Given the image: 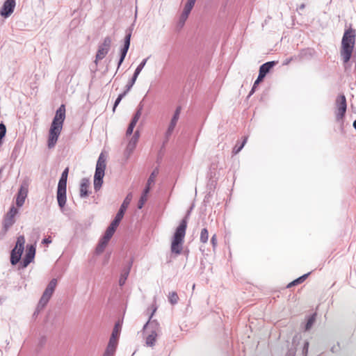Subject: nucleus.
<instances>
[{"label":"nucleus","mask_w":356,"mask_h":356,"mask_svg":"<svg viewBox=\"0 0 356 356\" xmlns=\"http://www.w3.org/2000/svg\"><path fill=\"white\" fill-rule=\"evenodd\" d=\"M65 119V106L61 104L56 110V114L51 122L47 140V146L49 149L54 148L63 129Z\"/></svg>","instance_id":"1"},{"label":"nucleus","mask_w":356,"mask_h":356,"mask_svg":"<svg viewBox=\"0 0 356 356\" xmlns=\"http://www.w3.org/2000/svg\"><path fill=\"white\" fill-rule=\"evenodd\" d=\"M355 32L353 29H348L343 33L340 53L345 63H348L351 58L355 43Z\"/></svg>","instance_id":"2"},{"label":"nucleus","mask_w":356,"mask_h":356,"mask_svg":"<svg viewBox=\"0 0 356 356\" xmlns=\"http://www.w3.org/2000/svg\"><path fill=\"white\" fill-rule=\"evenodd\" d=\"M187 224H179L176 228L171 242V252L180 254L183 249L184 239L186 235Z\"/></svg>","instance_id":"3"},{"label":"nucleus","mask_w":356,"mask_h":356,"mask_svg":"<svg viewBox=\"0 0 356 356\" xmlns=\"http://www.w3.org/2000/svg\"><path fill=\"white\" fill-rule=\"evenodd\" d=\"M68 175V168H65L61 174L57 188L56 198L58 204L60 209H63L66 204V187Z\"/></svg>","instance_id":"4"},{"label":"nucleus","mask_w":356,"mask_h":356,"mask_svg":"<svg viewBox=\"0 0 356 356\" xmlns=\"http://www.w3.org/2000/svg\"><path fill=\"white\" fill-rule=\"evenodd\" d=\"M105 169L106 159L102 153L97 161L95 172L94 175V189L95 191H99L102 186Z\"/></svg>","instance_id":"5"},{"label":"nucleus","mask_w":356,"mask_h":356,"mask_svg":"<svg viewBox=\"0 0 356 356\" xmlns=\"http://www.w3.org/2000/svg\"><path fill=\"white\" fill-rule=\"evenodd\" d=\"M119 225L120 224H110V225L108 227L104 235L99 239L96 247L95 252L97 254H100L104 251L106 245L113 236Z\"/></svg>","instance_id":"6"},{"label":"nucleus","mask_w":356,"mask_h":356,"mask_svg":"<svg viewBox=\"0 0 356 356\" xmlns=\"http://www.w3.org/2000/svg\"><path fill=\"white\" fill-rule=\"evenodd\" d=\"M24 236H18L17 238L15 245L10 252V263L12 265H16L20 261L22 253L24 250Z\"/></svg>","instance_id":"7"},{"label":"nucleus","mask_w":356,"mask_h":356,"mask_svg":"<svg viewBox=\"0 0 356 356\" xmlns=\"http://www.w3.org/2000/svg\"><path fill=\"white\" fill-rule=\"evenodd\" d=\"M57 285V280L54 278L52 279L49 284H47L45 290L44 291L41 298L39 300L38 304V310L43 309L44 307L48 303L51 297L52 296L56 286Z\"/></svg>","instance_id":"8"},{"label":"nucleus","mask_w":356,"mask_h":356,"mask_svg":"<svg viewBox=\"0 0 356 356\" xmlns=\"http://www.w3.org/2000/svg\"><path fill=\"white\" fill-rule=\"evenodd\" d=\"M335 106L336 120L337 122L342 121L347 109L346 99L344 95H339L337 97Z\"/></svg>","instance_id":"9"},{"label":"nucleus","mask_w":356,"mask_h":356,"mask_svg":"<svg viewBox=\"0 0 356 356\" xmlns=\"http://www.w3.org/2000/svg\"><path fill=\"white\" fill-rule=\"evenodd\" d=\"M111 38L109 36H107L104 38L103 42L101 44H99L96 54V65L97 64V60H102L108 54L111 48Z\"/></svg>","instance_id":"10"},{"label":"nucleus","mask_w":356,"mask_h":356,"mask_svg":"<svg viewBox=\"0 0 356 356\" xmlns=\"http://www.w3.org/2000/svg\"><path fill=\"white\" fill-rule=\"evenodd\" d=\"M36 250V245L35 243L34 244H27L26 249V254L21 263L22 268L27 267L34 259L35 255Z\"/></svg>","instance_id":"11"},{"label":"nucleus","mask_w":356,"mask_h":356,"mask_svg":"<svg viewBox=\"0 0 356 356\" xmlns=\"http://www.w3.org/2000/svg\"><path fill=\"white\" fill-rule=\"evenodd\" d=\"M132 198H133L132 193H128L127 195L126 196V197L124 198L122 204H121L120 208L118 212L117 213L115 218L113 219V220L111 222H120Z\"/></svg>","instance_id":"12"},{"label":"nucleus","mask_w":356,"mask_h":356,"mask_svg":"<svg viewBox=\"0 0 356 356\" xmlns=\"http://www.w3.org/2000/svg\"><path fill=\"white\" fill-rule=\"evenodd\" d=\"M16 6V0H6L0 9V15L8 18L14 12Z\"/></svg>","instance_id":"13"},{"label":"nucleus","mask_w":356,"mask_h":356,"mask_svg":"<svg viewBox=\"0 0 356 356\" xmlns=\"http://www.w3.org/2000/svg\"><path fill=\"white\" fill-rule=\"evenodd\" d=\"M181 106H177L175 111V113L171 119V121L170 122V124L168 126V128L165 132V140L164 141L163 143H167V141L168 140L170 136L172 135L173 131H174V129L178 122V120L179 118V115H180V113H181Z\"/></svg>","instance_id":"14"},{"label":"nucleus","mask_w":356,"mask_h":356,"mask_svg":"<svg viewBox=\"0 0 356 356\" xmlns=\"http://www.w3.org/2000/svg\"><path fill=\"white\" fill-rule=\"evenodd\" d=\"M131 31H129V32L127 33L124 39V46L120 50V57L118 61V68H119L124 61L125 56L127 54V51L129 50V46H130V41H131Z\"/></svg>","instance_id":"15"},{"label":"nucleus","mask_w":356,"mask_h":356,"mask_svg":"<svg viewBox=\"0 0 356 356\" xmlns=\"http://www.w3.org/2000/svg\"><path fill=\"white\" fill-rule=\"evenodd\" d=\"M156 308H154L153 309V312L151 314L150 316H149V321L145 324V325L143 326V330H147L149 328H151V330H156V333H157L159 329V323L154 320V321H150L154 313L156 312Z\"/></svg>","instance_id":"16"},{"label":"nucleus","mask_w":356,"mask_h":356,"mask_svg":"<svg viewBox=\"0 0 356 356\" xmlns=\"http://www.w3.org/2000/svg\"><path fill=\"white\" fill-rule=\"evenodd\" d=\"M26 196H27V190H26V188H24L22 186L17 193V195L16 197V204L18 207H20L24 204Z\"/></svg>","instance_id":"17"},{"label":"nucleus","mask_w":356,"mask_h":356,"mask_svg":"<svg viewBox=\"0 0 356 356\" xmlns=\"http://www.w3.org/2000/svg\"><path fill=\"white\" fill-rule=\"evenodd\" d=\"M132 264H133V261H130L128 264V266L122 270V272L120 275V277L119 279L120 286H122L125 284L126 280L129 275V273H130V270H131V268L132 266Z\"/></svg>","instance_id":"18"},{"label":"nucleus","mask_w":356,"mask_h":356,"mask_svg":"<svg viewBox=\"0 0 356 356\" xmlns=\"http://www.w3.org/2000/svg\"><path fill=\"white\" fill-rule=\"evenodd\" d=\"M275 61H269L264 63L259 67V74L265 77L266 75L270 72V69L275 65Z\"/></svg>","instance_id":"19"},{"label":"nucleus","mask_w":356,"mask_h":356,"mask_svg":"<svg viewBox=\"0 0 356 356\" xmlns=\"http://www.w3.org/2000/svg\"><path fill=\"white\" fill-rule=\"evenodd\" d=\"M90 181L87 178H83L81 179V182L80 184V197H86L88 195V188L89 186Z\"/></svg>","instance_id":"20"},{"label":"nucleus","mask_w":356,"mask_h":356,"mask_svg":"<svg viewBox=\"0 0 356 356\" xmlns=\"http://www.w3.org/2000/svg\"><path fill=\"white\" fill-rule=\"evenodd\" d=\"M139 138V131H136V132L134 134L133 136L130 139L127 147V151L129 152H131L136 147V145L137 144V142Z\"/></svg>","instance_id":"21"},{"label":"nucleus","mask_w":356,"mask_h":356,"mask_svg":"<svg viewBox=\"0 0 356 356\" xmlns=\"http://www.w3.org/2000/svg\"><path fill=\"white\" fill-rule=\"evenodd\" d=\"M121 326L119 323H116L114 326V328L113 330L111 336L110 337L109 341L117 343H118V338L120 335V331Z\"/></svg>","instance_id":"22"},{"label":"nucleus","mask_w":356,"mask_h":356,"mask_svg":"<svg viewBox=\"0 0 356 356\" xmlns=\"http://www.w3.org/2000/svg\"><path fill=\"white\" fill-rule=\"evenodd\" d=\"M117 343L108 341V346L104 353V356H114L117 348Z\"/></svg>","instance_id":"23"},{"label":"nucleus","mask_w":356,"mask_h":356,"mask_svg":"<svg viewBox=\"0 0 356 356\" xmlns=\"http://www.w3.org/2000/svg\"><path fill=\"white\" fill-rule=\"evenodd\" d=\"M156 337L157 333H156V330H151L150 333L146 337V344L148 346H154L155 345Z\"/></svg>","instance_id":"24"},{"label":"nucleus","mask_w":356,"mask_h":356,"mask_svg":"<svg viewBox=\"0 0 356 356\" xmlns=\"http://www.w3.org/2000/svg\"><path fill=\"white\" fill-rule=\"evenodd\" d=\"M191 10H192L191 9L184 7L183 12L181 14L179 20V23H178L179 26L182 27L184 25L185 22L186 21Z\"/></svg>","instance_id":"25"},{"label":"nucleus","mask_w":356,"mask_h":356,"mask_svg":"<svg viewBox=\"0 0 356 356\" xmlns=\"http://www.w3.org/2000/svg\"><path fill=\"white\" fill-rule=\"evenodd\" d=\"M309 274H310V273L304 274L303 275H302V276L299 277L298 278L294 280L293 281H292L291 282H290L287 285V288H291V287H292L293 286H296V285H298V284H300L302 283L307 279V277L309 276Z\"/></svg>","instance_id":"26"},{"label":"nucleus","mask_w":356,"mask_h":356,"mask_svg":"<svg viewBox=\"0 0 356 356\" xmlns=\"http://www.w3.org/2000/svg\"><path fill=\"white\" fill-rule=\"evenodd\" d=\"M18 213V209L15 208L14 206H12L10 209V211L8 212L6 220L13 221L15 216Z\"/></svg>","instance_id":"27"},{"label":"nucleus","mask_w":356,"mask_h":356,"mask_svg":"<svg viewBox=\"0 0 356 356\" xmlns=\"http://www.w3.org/2000/svg\"><path fill=\"white\" fill-rule=\"evenodd\" d=\"M179 297L177 293L175 291H172L169 293L168 296V301L171 305H174L178 302Z\"/></svg>","instance_id":"28"},{"label":"nucleus","mask_w":356,"mask_h":356,"mask_svg":"<svg viewBox=\"0 0 356 356\" xmlns=\"http://www.w3.org/2000/svg\"><path fill=\"white\" fill-rule=\"evenodd\" d=\"M315 321H316V314H313L307 319V321L306 325H305V330L306 331H308V330H309L311 329V327L314 325Z\"/></svg>","instance_id":"29"},{"label":"nucleus","mask_w":356,"mask_h":356,"mask_svg":"<svg viewBox=\"0 0 356 356\" xmlns=\"http://www.w3.org/2000/svg\"><path fill=\"white\" fill-rule=\"evenodd\" d=\"M158 174H159V168H156L152 171V172L149 175V177L147 179V185H152L154 184L155 177L158 175Z\"/></svg>","instance_id":"30"},{"label":"nucleus","mask_w":356,"mask_h":356,"mask_svg":"<svg viewBox=\"0 0 356 356\" xmlns=\"http://www.w3.org/2000/svg\"><path fill=\"white\" fill-rule=\"evenodd\" d=\"M142 109H143L142 106L139 105L136 113L134 114V115L131 121V123L136 124L139 118L141 116Z\"/></svg>","instance_id":"31"},{"label":"nucleus","mask_w":356,"mask_h":356,"mask_svg":"<svg viewBox=\"0 0 356 356\" xmlns=\"http://www.w3.org/2000/svg\"><path fill=\"white\" fill-rule=\"evenodd\" d=\"M142 109H143L142 106L139 105L136 113L134 114V115L131 121V123L136 124L139 118L141 116Z\"/></svg>","instance_id":"32"},{"label":"nucleus","mask_w":356,"mask_h":356,"mask_svg":"<svg viewBox=\"0 0 356 356\" xmlns=\"http://www.w3.org/2000/svg\"><path fill=\"white\" fill-rule=\"evenodd\" d=\"M142 109H143L142 106L139 105L136 113L134 114V115L131 121V123L136 124L139 118L141 116Z\"/></svg>","instance_id":"33"},{"label":"nucleus","mask_w":356,"mask_h":356,"mask_svg":"<svg viewBox=\"0 0 356 356\" xmlns=\"http://www.w3.org/2000/svg\"><path fill=\"white\" fill-rule=\"evenodd\" d=\"M142 109H143L142 106L139 105L136 113L134 114V115L131 121V123L136 124L139 118L141 116Z\"/></svg>","instance_id":"34"},{"label":"nucleus","mask_w":356,"mask_h":356,"mask_svg":"<svg viewBox=\"0 0 356 356\" xmlns=\"http://www.w3.org/2000/svg\"><path fill=\"white\" fill-rule=\"evenodd\" d=\"M142 109H143L142 106L139 105L136 113L134 114V115L131 121V123L136 124L139 118L141 116Z\"/></svg>","instance_id":"35"},{"label":"nucleus","mask_w":356,"mask_h":356,"mask_svg":"<svg viewBox=\"0 0 356 356\" xmlns=\"http://www.w3.org/2000/svg\"><path fill=\"white\" fill-rule=\"evenodd\" d=\"M208 238H209V233H208V230L206 228H204L202 229L201 231V234H200V241L202 243H207V241H208Z\"/></svg>","instance_id":"36"},{"label":"nucleus","mask_w":356,"mask_h":356,"mask_svg":"<svg viewBox=\"0 0 356 356\" xmlns=\"http://www.w3.org/2000/svg\"><path fill=\"white\" fill-rule=\"evenodd\" d=\"M6 134V127L3 123H0V146L3 143V139Z\"/></svg>","instance_id":"37"},{"label":"nucleus","mask_w":356,"mask_h":356,"mask_svg":"<svg viewBox=\"0 0 356 356\" xmlns=\"http://www.w3.org/2000/svg\"><path fill=\"white\" fill-rule=\"evenodd\" d=\"M247 140H248V138L245 137L243 139V143L239 146H237V145L235 146L234 148L233 149V153L235 154H238L243 149V147H244L245 144L247 142Z\"/></svg>","instance_id":"38"},{"label":"nucleus","mask_w":356,"mask_h":356,"mask_svg":"<svg viewBox=\"0 0 356 356\" xmlns=\"http://www.w3.org/2000/svg\"><path fill=\"white\" fill-rule=\"evenodd\" d=\"M127 95L126 92H122V94L119 95L117 99L115 101L114 106H113V111H115V108L118 106V105L120 104L122 98Z\"/></svg>","instance_id":"39"},{"label":"nucleus","mask_w":356,"mask_h":356,"mask_svg":"<svg viewBox=\"0 0 356 356\" xmlns=\"http://www.w3.org/2000/svg\"><path fill=\"white\" fill-rule=\"evenodd\" d=\"M147 196L141 195L140 198L138 203V208L139 209H142V207H143V205H144L145 202L147 201Z\"/></svg>","instance_id":"40"},{"label":"nucleus","mask_w":356,"mask_h":356,"mask_svg":"<svg viewBox=\"0 0 356 356\" xmlns=\"http://www.w3.org/2000/svg\"><path fill=\"white\" fill-rule=\"evenodd\" d=\"M135 82V81L131 79L129 83L127 84L126 90L124 92L127 94V92L131 89V88L134 85Z\"/></svg>","instance_id":"41"},{"label":"nucleus","mask_w":356,"mask_h":356,"mask_svg":"<svg viewBox=\"0 0 356 356\" xmlns=\"http://www.w3.org/2000/svg\"><path fill=\"white\" fill-rule=\"evenodd\" d=\"M149 58H146L145 59H143L141 63L138 65V67H136L137 70H138L139 71H142V70L143 69V67H145V65H146V63L147 61Z\"/></svg>","instance_id":"42"},{"label":"nucleus","mask_w":356,"mask_h":356,"mask_svg":"<svg viewBox=\"0 0 356 356\" xmlns=\"http://www.w3.org/2000/svg\"><path fill=\"white\" fill-rule=\"evenodd\" d=\"M195 1L196 0H188L184 7L192 10L195 3Z\"/></svg>","instance_id":"43"},{"label":"nucleus","mask_w":356,"mask_h":356,"mask_svg":"<svg viewBox=\"0 0 356 356\" xmlns=\"http://www.w3.org/2000/svg\"><path fill=\"white\" fill-rule=\"evenodd\" d=\"M308 348H309V342L305 341L304 346H303V350H302L303 354H305V355L307 354Z\"/></svg>","instance_id":"44"},{"label":"nucleus","mask_w":356,"mask_h":356,"mask_svg":"<svg viewBox=\"0 0 356 356\" xmlns=\"http://www.w3.org/2000/svg\"><path fill=\"white\" fill-rule=\"evenodd\" d=\"M150 186H151V185L147 184L145 189L143 190L142 195L147 196V195L150 191Z\"/></svg>","instance_id":"45"},{"label":"nucleus","mask_w":356,"mask_h":356,"mask_svg":"<svg viewBox=\"0 0 356 356\" xmlns=\"http://www.w3.org/2000/svg\"><path fill=\"white\" fill-rule=\"evenodd\" d=\"M51 243V237H47V238H44V239H42V244H44V245H49Z\"/></svg>","instance_id":"46"},{"label":"nucleus","mask_w":356,"mask_h":356,"mask_svg":"<svg viewBox=\"0 0 356 356\" xmlns=\"http://www.w3.org/2000/svg\"><path fill=\"white\" fill-rule=\"evenodd\" d=\"M264 79V76H263L261 74L258 75L257 79L254 81V84L257 86L263 79Z\"/></svg>","instance_id":"47"},{"label":"nucleus","mask_w":356,"mask_h":356,"mask_svg":"<svg viewBox=\"0 0 356 356\" xmlns=\"http://www.w3.org/2000/svg\"><path fill=\"white\" fill-rule=\"evenodd\" d=\"M140 73V71L136 69L131 79H133L134 81H136Z\"/></svg>","instance_id":"48"},{"label":"nucleus","mask_w":356,"mask_h":356,"mask_svg":"<svg viewBox=\"0 0 356 356\" xmlns=\"http://www.w3.org/2000/svg\"><path fill=\"white\" fill-rule=\"evenodd\" d=\"M140 73V71L136 69L131 79H133L134 81H136Z\"/></svg>","instance_id":"49"},{"label":"nucleus","mask_w":356,"mask_h":356,"mask_svg":"<svg viewBox=\"0 0 356 356\" xmlns=\"http://www.w3.org/2000/svg\"><path fill=\"white\" fill-rule=\"evenodd\" d=\"M140 73V71L136 69L131 79H133L134 81H136Z\"/></svg>","instance_id":"50"},{"label":"nucleus","mask_w":356,"mask_h":356,"mask_svg":"<svg viewBox=\"0 0 356 356\" xmlns=\"http://www.w3.org/2000/svg\"><path fill=\"white\" fill-rule=\"evenodd\" d=\"M313 53H314V51L313 50H311V49H308V50H305L304 51H302L301 53L302 55H309L310 56H313Z\"/></svg>","instance_id":"51"},{"label":"nucleus","mask_w":356,"mask_h":356,"mask_svg":"<svg viewBox=\"0 0 356 356\" xmlns=\"http://www.w3.org/2000/svg\"><path fill=\"white\" fill-rule=\"evenodd\" d=\"M192 208L193 207H191L190 208V209L188 210L186 216L180 221V222H183V223L187 222L188 216L190 214V212H191V210L192 209Z\"/></svg>","instance_id":"52"},{"label":"nucleus","mask_w":356,"mask_h":356,"mask_svg":"<svg viewBox=\"0 0 356 356\" xmlns=\"http://www.w3.org/2000/svg\"><path fill=\"white\" fill-rule=\"evenodd\" d=\"M211 242L213 244V247H215L217 244L216 236V234L213 235L211 239Z\"/></svg>","instance_id":"53"},{"label":"nucleus","mask_w":356,"mask_h":356,"mask_svg":"<svg viewBox=\"0 0 356 356\" xmlns=\"http://www.w3.org/2000/svg\"><path fill=\"white\" fill-rule=\"evenodd\" d=\"M46 342V338L45 337H42L40 339V345L42 346Z\"/></svg>","instance_id":"54"},{"label":"nucleus","mask_w":356,"mask_h":356,"mask_svg":"<svg viewBox=\"0 0 356 356\" xmlns=\"http://www.w3.org/2000/svg\"><path fill=\"white\" fill-rule=\"evenodd\" d=\"M256 88H257V86L254 84L250 92L249 96L252 95L254 92Z\"/></svg>","instance_id":"55"},{"label":"nucleus","mask_w":356,"mask_h":356,"mask_svg":"<svg viewBox=\"0 0 356 356\" xmlns=\"http://www.w3.org/2000/svg\"><path fill=\"white\" fill-rule=\"evenodd\" d=\"M256 88H257V86L254 84L250 92L249 96L252 95L254 92Z\"/></svg>","instance_id":"56"},{"label":"nucleus","mask_w":356,"mask_h":356,"mask_svg":"<svg viewBox=\"0 0 356 356\" xmlns=\"http://www.w3.org/2000/svg\"><path fill=\"white\" fill-rule=\"evenodd\" d=\"M133 130L134 129L128 127L127 130V132H126V134L127 135H131L133 133Z\"/></svg>","instance_id":"57"},{"label":"nucleus","mask_w":356,"mask_h":356,"mask_svg":"<svg viewBox=\"0 0 356 356\" xmlns=\"http://www.w3.org/2000/svg\"><path fill=\"white\" fill-rule=\"evenodd\" d=\"M305 5L304 3H302L298 6V10H302L305 9Z\"/></svg>","instance_id":"58"},{"label":"nucleus","mask_w":356,"mask_h":356,"mask_svg":"<svg viewBox=\"0 0 356 356\" xmlns=\"http://www.w3.org/2000/svg\"><path fill=\"white\" fill-rule=\"evenodd\" d=\"M292 60V58H289V59H286L284 62V65H288L291 60Z\"/></svg>","instance_id":"59"},{"label":"nucleus","mask_w":356,"mask_h":356,"mask_svg":"<svg viewBox=\"0 0 356 356\" xmlns=\"http://www.w3.org/2000/svg\"><path fill=\"white\" fill-rule=\"evenodd\" d=\"M135 126H136V124H133V123L130 122V124H129V127H129V128H131V129H134V127H135Z\"/></svg>","instance_id":"60"},{"label":"nucleus","mask_w":356,"mask_h":356,"mask_svg":"<svg viewBox=\"0 0 356 356\" xmlns=\"http://www.w3.org/2000/svg\"><path fill=\"white\" fill-rule=\"evenodd\" d=\"M135 126H136V124H133V123L130 122V124H129V127H129V128H131V129H134V127H135Z\"/></svg>","instance_id":"61"},{"label":"nucleus","mask_w":356,"mask_h":356,"mask_svg":"<svg viewBox=\"0 0 356 356\" xmlns=\"http://www.w3.org/2000/svg\"><path fill=\"white\" fill-rule=\"evenodd\" d=\"M13 224H7V223H5L4 224V227H5V229H8L10 225H12Z\"/></svg>","instance_id":"62"},{"label":"nucleus","mask_w":356,"mask_h":356,"mask_svg":"<svg viewBox=\"0 0 356 356\" xmlns=\"http://www.w3.org/2000/svg\"><path fill=\"white\" fill-rule=\"evenodd\" d=\"M42 309L38 310V307L36 308L35 312H34L33 315H37Z\"/></svg>","instance_id":"63"},{"label":"nucleus","mask_w":356,"mask_h":356,"mask_svg":"<svg viewBox=\"0 0 356 356\" xmlns=\"http://www.w3.org/2000/svg\"><path fill=\"white\" fill-rule=\"evenodd\" d=\"M353 127L356 129V120L353 122Z\"/></svg>","instance_id":"64"}]
</instances>
